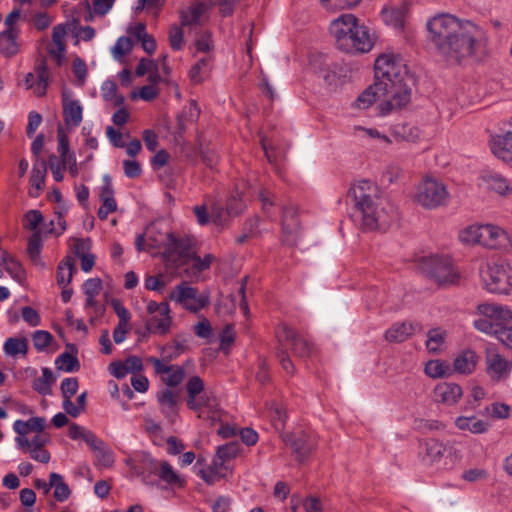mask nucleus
Masks as SVG:
<instances>
[{
    "label": "nucleus",
    "instance_id": "1",
    "mask_svg": "<svg viewBox=\"0 0 512 512\" xmlns=\"http://www.w3.org/2000/svg\"><path fill=\"white\" fill-rule=\"evenodd\" d=\"M426 26L428 41L446 61L460 63L465 58L480 56L486 51V34L471 21L442 13L430 18Z\"/></svg>",
    "mask_w": 512,
    "mask_h": 512
},
{
    "label": "nucleus",
    "instance_id": "2",
    "mask_svg": "<svg viewBox=\"0 0 512 512\" xmlns=\"http://www.w3.org/2000/svg\"><path fill=\"white\" fill-rule=\"evenodd\" d=\"M375 80L357 98L356 106L367 109L381 101L379 113L384 116L406 106L411 100L409 76L401 59L391 53L379 55L374 64Z\"/></svg>",
    "mask_w": 512,
    "mask_h": 512
},
{
    "label": "nucleus",
    "instance_id": "3",
    "mask_svg": "<svg viewBox=\"0 0 512 512\" xmlns=\"http://www.w3.org/2000/svg\"><path fill=\"white\" fill-rule=\"evenodd\" d=\"M348 195L354 200L355 207L362 215V224L365 229H386L390 223L396 218V210L386 204L379 208L376 203L378 199V187L368 181L362 180L354 184Z\"/></svg>",
    "mask_w": 512,
    "mask_h": 512
},
{
    "label": "nucleus",
    "instance_id": "4",
    "mask_svg": "<svg viewBox=\"0 0 512 512\" xmlns=\"http://www.w3.org/2000/svg\"><path fill=\"white\" fill-rule=\"evenodd\" d=\"M153 248L161 245L166 247L164 258L167 265L174 268L180 277L187 279H197L203 272L197 255L191 250V242L189 239L176 238L172 233H166L161 241L153 240L150 244Z\"/></svg>",
    "mask_w": 512,
    "mask_h": 512
},
{
    "label": "nucleus",
    "instance_id": "5",
    "mask_svg": "<svg viewBox=\"0 0 512 512\" xmlns=\"http://www.w3.org/2000/svg\"><path fill=\"white\" fill-rule=\"evenodd\" d=\"M337 47L346 53H367L374 42L367 27L359 25L353 14H342L329 27Z\"/></svg>",
    "mask_w": 512,
    "mask_h": 512
},
{
    "label": "nucleus",
    "instance_id": "6",
    "mask_svg": "<svg viewBox=\"0 0 512 512\" xmlns=\"http://www.w3.org/2000/svg\"><path fill=\"white\" fill-rule=\"evenodd\" d=\"M484 288L494 294H509L512 290V268L505 260L487 262L480 267Z\"/></svg>",
    "mask_w": 512,
    "mask_h": 512
},
{
    "label": "nucleus",
    "instance_id": "7",
    "mask_svg": "<svg viewBox=\"0 0 512 512\" xmlns=\"http://www.w3.org/2000/svg\"><path fill=\"white\" fill-rule=\"evenodd\" d=\"M449 193L437 179L427 177L417 187L415 200L427 209H435L447 203Z\"/></svg>",
    "mask_w": 512,
    "mask_h": 512
},
{
    "label": "nucleus",
    "instance_id": "8",
    "mask_svg": "<svg viewBox=\"0 0 512 512\" xmlns=\"http://www.w3.org/2000/svg\"><path fill=\"white\" fill-rule=\"evenodd\" d=\"M421 269L439 285L454 284L458 278L451 259L444 256H430L423 259Z\"/></svg>",
    "mask_w": 512,
    "mask_h": 512
},
{
    "label": "nucleus",
    "instance_id": "9",
    "mask_svg": "<svg viewBox=\"0 0 512 512\" xmlns=\"http://www.w3.org/2000/svg\"><path fill=\"white\" fill-rule=\"evenodd\" d=\"M170 299L181 303L191 312H198L209 304V293H198V290L189 286L187 282L177 285L170 294Z\"/></svg>",
    "mask_w": 512,
    "mask_h": 512
},
{
    "label": "nucleus",
    "instance_id": "10",
    "mask_svg": "<svg viewBox=\"0 0 512 512\" xmlns=\"http://www.w3.org/2000/svg\"><path fill=\"white\" fill-rule=\"evenodd\" d=\"M126 465L134 475L140 477L145 485H155L159 465L158 462L147 453H141L126 460Z\"/></svg>",
    "mask_w": 512,
    "mask_h": 512
},
{
    "label": "nucleus",
    "instance_id": "11",
    "mask_svg": "<svg viewBox=\"0 0 512 512\" xmlns=\"http://www.w3.org/2000/svg\"><path fill=\"white\" fill-rule=\"evenodd\" d=\"M284 441L292 449L299 461L305 460L317 444L315 435L304 430L286 434Z\"/></svg>",
    "mask_w": 512,
    "mask_h": 512
},
{
    "label": "nucleus",
    "instance_id": "12",
    "mask_svg": "<svg viewBox=\"0 0 512 512\" xmlns=\"http://www.w3.org/2000/svg\"><path fill=\"white\" fill-rule=\"evenodd\" d=\"M277 337L281 347L291 345L294 355L306 358L312 352L311 344L296 333L291 327L283 324L277 330Z\"/></svg>",
    "mask_w": 512,
    "mask_h": 512
},
{
    "label": "nucleus",
    "instance_id": "13",
    "mask_svg": "<svg viewBox=\"0 0 512 512\" xmlns=\"http://www.w3.org/2000/svg\"><path fill=\"white\" fill-rule=\"evenodd\" d=\"M489 144L493 155L512 167V120L503 134L491 136Z\"/></svg>",
    "mask_w": 512,
    "mask_h": 512
},
{
    "label": "nucleus",
    "instance_id": "14",
    "mask_svg": "<svg viewBox=\"0 0 512 512\" xmlns=\"http://www.w3.org/2000/svg\"><path fill=\"white\" fill-rule=\"evenodd\" d=\"M487 373L491 379L500 381L506 379L512 372V361L497 352L489 351L486 357Z\"/></svg>",
    "mask_w": 512,
    "mask_h": 512
},
{
    "label": "nucleus",
    "instance_id": "15",
    "mask_svg": "<svg viewBox=\"0 0 512 512\" xmlns=\"http://www.w3.org/2000/svg\"><path fill=\"white\" fill-rule=\"evenodd\" d=\"M63 118L67 127H78L83 118V108L78 100H73L66 93L62 95Z\"/></svg>",
    "mask_w": 512,
    "mask_h": 512
},
{
    "label": "nucleus",
    "instance_id": "16",
    "mask_svg": "<svg viewBox=\"0 0 512 512\" xmlns=\"http://www.w3.org/2000/svg\"><path fill=\"white\" fill-rule=\"evenodd\" d=\"M480 235V245L490 249L500 248L504 246L507 241V234L505 231L500 227L491 224L482 225Z\"/></svg>",
    "mask_w": 512,
    "mask_h": 512
},
{
    "label": "nucleus",
    "instance_id": "17",
    "mask_svg": "<svg viewBox=\"0 0 512 512\" xmlns=\"http://www.w3.org/2000/svg\"><path fill=\"white\" fill-rule=\"evenodd\" d=\"M245 203L242 200L241 194L236 191L231 194L227 200L226 208L214 207L212 209V217L216 224H222L223 214L226 213L229 216H237L243 212Z\"/></svg>",
    "mask_w": 512,
    "mask_h": 512
},
{
    "label": "nucleus",
    "instance_id": "18",
    "mask_svg": "<svg viewBox=\"0 0 512 512\" xmlns=\"http://www.w3.org/2000/svg\"><path fill=\"white\" fill-rule=\"evenodd\" d=\"M445 453L444 445L436 439H427L419 443V457L425 464L439 461Z\"/></svg>",
    "mask_w": 512,
    "mask_h": 512
},
{
    "label": "nucleus",
    "instance_id": "19",
    "mask_svg": "<svg viewBox=\"0 0 512 512\" xmlns=\"http://www.w3.org/2000/svg\"><path fill=\"white\" fill-rule=\"evenodd\" d=\"M420 329L421 325L416 322L395 323L385 332V339L389 342H403Z\"/></svg>",
    "mask_w": 512,
    "mask_h": 512
},
{
    "label": "nucleus",
    "instance_id": "20",
    "mask_svg": "<svg viewBox=\"0 0 512 512\" xmlns=\"http://www.w3.org/2000/svg\"><path fill=\"white\" fill-rule=\"evenodd\" d=\"M157 400L161 412L174 423L178 415V396L170 389H164L157 393Z\"/></svg>",
    "mask_w": 512,
    "mask_h": 512
},
{
    "label": "nucleus",
    "instance_id": "21",
    "mask_svg": "<svg viewBox=\"0 0 512 512\" xmlns=\"http://www.w3.org/2000/svg\"><path fill=\"white\" fill-rule=\"evenodd\" d=\"M435 397L446 405H454L461 398L462 388L456 383H442L435 388Z\"/></svg>",
    "mask_w": 512,
    "mask_h": 512
},
{
    "label": "nucleus",
    "instance_id": "22",
    "mask_svg": "<svg viewBox=\"0 0 512 512\" xmlns=\"http://www.w3.org/2000/svg\"><path fill=\"white\" fill-rule=\"evenodd\" d=\"M477 310L481 315L493 319L495 323L500 325H502V322L512 320V310L506 306L483 303L478 305Z\"/></svg>",
    "mask_w": 512,
    "mask_h": 512
},
{
    "label": "nucleus",
    "instance_id": "23",
    "mask_svg": "<svg viewBox=\"0 0 512 512\" xmlns=\"http://www.w3.org/2000/svg\"><path fill=\"white\" fill-rule=\"evenodd\" d=\"M482 180L489 190L501 196H507L512 192V183L498 173H487L483 175Z\"/></svg>",
    "mask_w": 512,
    "mask_h": 512
},
{
    "label": "nucleus",
    "instance_id": "24",
    "mask_svg": "<svg viewBox=\"0 0 512 512\" xmlns=\"http://www.w3.org/2000/svg\"><path fill=\"white\" fill-rule=\"evenodd\" d=\"M455 426L462 431H469L473 434H484L489 429L486 421L475 416H459L454 421Z\"/></svg>",
    "mask_w": 512,
    "mask_h": 512
},
{
    "label": "nucleus",
    "instance_id": "25",
    "mask_svg": "<svg viewBox=\"0 0 512 512\" xmlns=\"http://www.w3.org/2000/svg\"><path fill=\"white\" fill-rule=\"evenodd\" d=\"M207 9L208 5L205 2H193L187 10L181 11V26H193L199 24L201 22L202 15Z\"/></svg>",
    "mask_w": 512,
    "mask_h": 512
},
{
    "label": "nucleus",
    "instance_id": "26",
    "mask_svg": "<svg viewBox=\"0 0 512 512\" xmlns=\"http://www.w3.org/2000/svg\"><path fill=\"white\" fill-rule=\"evenodd\" d=\"M46 174L47 162L44 159H36V161L33 164L30 175L31 186L36 189V192L30 190V195L32 197H37L39 195V191L43 189Z\"/></svg>",
    "mask_w": 512,
    "mask_h": 512
},
{
    "label": "nucleus",
    "instance_id": "27",
    "mask_svg": "<svg viewBox=\"0 0 512 512\" xmlns=\"http://www.w3.org/2000/svg\"><path fill=\"white\" fill-rule=\"evenodd\" d=\"M45 423L46 421L43 417H32L27 421L16 420L13 424V429L18 435L25 436L29 431L43 432Z\"/></svg>",
    "mask_w": 512,
    "mask_h": 512
},
{
    "label": "nucleus",
    "instance_id": "28",
    "mask_svg": "<svg viewBox=\"0 0 512 512\" xmlns=\"http://www.w3.org/2000/svg\"><path fill=\"white\" fill-rule=\"evenodd\" d=\"M76 271L75 261L71 256H66L57 267V284L65 287L73 278V273Z\"/></svg>",
    "mask_w": 512,
    "mask_h": 512
},
{
    "label": "nucleus",
    "instance_id": "29",
    "mask_svg": "<svg viewBox=\"0 0 512 512\" xmlns=\"http://www.w3.org/2000/svg\"><path fill=\"white\" fill-rule=\"evenodd\" d=\"M16 38L17 30L15 28H7L0 32V51L2 54L12 56L18 52Z\"/></svg>",
    "mask_w": 512,
    "mask_h": 512
},
{
    "label": "nucleus",
    "instance_id": "30",
    "mask_svg": "<svg viewBox=\"0 0 512 512\" xmlns=\"http://www.w3.org/2000/svg\"><path fill=\"white\" fill-rule=\"evenodd\" d=\"M171 322L170 313L162 314V311H160L151 315L146 325L150 332L163 335L168 332Z\"/></svg>",
    "mask_w": 512,
    "mask_h": 512
},
{
    "label": "nucleus",
    "instance_id": "31",
    "mask_svg": "<svg viewBox=\"0 0 512 512\" xmlns=\"http://www.w3.org/2000/svg\"><path fill=\"white\" fill-rule=\"evenodd\" d=\"M476 361L475 352L467 350L454 360V370L460 374H470L475 369Z\"/></svg>",
    "mask_w": 512,
    "mask_h": 512
},
{
    "label": "nucleus",
    "instance_id": "32",
    "mask_svg": "<svg viewBox=\"0 0 512 512\" xmlns=\"http://www.w3.org/2000/svg\"><path fill=\"white\" fill-rule=\"evenodd\" d=\"M49 486L54 488L53 496L57 501L64 502L70 497L71 490L60 474L52 472L49 475Z\"/></svg>",
    "mask_w": 512,
    "mask_h": 512
},
{
    "label": "nucleus",
    "instance_id": "33",
    "mask_svg": "<svg viewBox=\"0 0 512 512\" xmlns=\"http://www.w3.org/2000/svg\"><path fill=\"white\" fill-rule=\"evenodd\" d=\"M187 407L195 409L197 407L196 397L203 393L204 382L199 376L191 377L186 384Z\"/></svg>",
    "mask_w": 512,
    "mask_h": 512
},
{
    "label": "nucleus",
    "instance_id": "34",
    "mask_svg": "<svg viewBox=\"0 0 512 512\" xmlns=\"http://www.w3.org/2000/svg\"><path fill=\"white\" fill-rule=\"evenodd\" d=\"M211 69V57L205 56L199 59L195 65H193L189 71L190 79L193 83H201L209 74Z\"/></svg>",
    "mask_w": 512,
    "mask_h": 512
},
{
    "label": "nucleus",
    "instance_id": "35",
    "mask_svg": "<svg viewBox=\"0 0 512 512\" xmlns=\"http://www.w3.org/2000/svg\"><path fill=\"white\" fill-rule=\"evenodd\" d=\"M55 377L52 371L44 367L42 368V376L33 381V389L40 395L47 396L51 394V385L54 383Z\"/></svg>",
    "mask_w": 512,
    "mask_h": 512
},
{
    "label": "nucleus",
    "instance_id": "36",
    "mask_svg": "<svg viewBox=\"0 0 512 512\" xmlns=\"http://www.w3.org/2000/svg\"><path fill=\"white\" fill-rule=\"evenodd\" d=\"M84 435L85 437L83 438V440L85 441V443L93 451L99 452L102 455L103 462L105 465H111L113 462L112 455L110 452L104 450V442L91 431H88Z\"/></svg>",
    "mask_w": 512,
    "mask_h": 512
},
{
    "label": "nucleus",
    "instance_id": "37",
    "mask_svg": "<svg viewBox=\"0 0 512 512\" xmlns=\"http://www.w3.org/2000/svg\"><path fill=\"white\" fill-rule=\"evenodd\" d=\"M282 227L283 231L292 235L299 228V222L297 219V209L294 206H287L282 211Z\"/></svg>",
    "mask_w": 512,
    "mask_h": 512
},
{
    "label": "nucleus",
    "instance_id": "38",
    "mask_svg": "<svg viewBox=\"0 0 512 512\" xmlns=\"http://www.w3.org/2000/svg\"><path fill=\"white\" fill-rule=\"evenodd\" d=\"M0 264L5 267V270L16 280L20 281L23 278L24 272L21 264L11 257L7 252L0 249Z\"/></svg>",
    "mask_w": 512,
    "mask_h": 512
},
{
    "label": "nucleus",
    "instance_id": "39",
    "mask_svg": "<svg viewBox=\"0 0 512 512\" xmlns=\"http://www.w3.org/2000/svg\"><path fill=\"white\" fill-rule=\"evenodd\" d=\"M158 465L159 469L157 474L162 481L169 485H177L179 487L184 485V480L175 473L173 467L167 461H162L158 463Z\"/></svg>",
    "mask_w": 512,
    "mask_h": 512
},
{
    "label": "nucleus",
    "instance_id": "40",
    "mask_svg": "<svg viewBox=\"0 0 512 512\" xmlns=\"http://www.w3.org/2000/svg\"><path fill=\"white\" fill-rule=\"evenodd\" d=\"M200 115V108L196 101H191L187 107L184 108L182 113L178 116V129L181 131L185 130L186 123H193L198 120Z\"/></svg>",
    "mask_w": 512,
    "mask_h": 512
},
{
    "label": "nucleus",
    "instance_id": "41",
    "mask_svg": "<svg viewBox=\"0 0 512 512\" xmlns=\"http://www.w3.org/2000/svg\"><path fill=\"white\" fill-rule=\"evenodd\" d=\"M35 72L37 75V84L34 91L37 96H44L46 94L49 79L47 64L45 60H41L36 65Z\"/></svg>",
    "mask_w": 512,
    "mask_h": 512
},
{
    "label": "nucleus",
    "instance_id": "42",
    "mask_svg": "<svg viewBox=\"0 0 512 512\" xmlns=\"http://www.w3.org/2000/svg\"><path fill=\"white\" fill-rule=\"evenodd\" d=\"M57 140V152L59 154L60 159L62 160V163L67 165L68 159L70 158V156L74 157L75 153L70 151L68 136L66 135L64 128L61 125H59L57 129Z\"/></svg>",
    "mask_w": 512,
    "mask_h": 512
},
{
    "label": "nucleus",
    "instance_id": "43",
    "mask_svg": "<svg viewBox=\"0 0 512 512\" xmlns=\"http://www.w3.org/2000/svg\"><path fill=\"white\" fill-rule=\"evenodd\" d=\"M383 20L394 28H402L404 25L405 9L404 8H384L382 10Z\"/></svg>",
    "mask_w": 512,
    "mask_h": 512
},
{
    "label": "nucleus",
    "instance_id": "44",
    "mask_svg": "<svg viewBox=\"0 0 512 512\" xmlns=\"http://www.w3.org/2000/svg\"><path fill=\"white\" fill-rule=\"evenodd\" d=\"M27 340L25 338H8L3 346L4 353L9 356L27 353Z\"/></svg>",
    "mask_w": 512,
    "mask_h": 512
},
{
    "label": "nucleus",
    "instance_id": "45",
    "mask_svg": "<svg viewBox=\"0 0 512 512\" xmlns=\"http://www.w3.org/2000/svg\"><path fill=\"white\" fill-rule=\"evenodd\" d=\"M196 404L197 407L191 410L196 412L199 418H204V408H207L208 411L213 414L216 412L217 403L212 395H208L207 393L200 394L196 397Z\"/></svg>",
    "mask_w": 512,
    "mask_h": 512
},
{
    "label": "nucleus",
    "instance_id": "46",
    "mask_svg": "<svg viewBox=\"0 0 512 512\" xmlns=\"http://www.w3.org/2000/svg\"><path fill=\"white\" fill-rule=\"evenodd\" d=\"M55 365L59 370L65 372H74L80 367L77 357L68 352L60 354L55 360Z\"/></svg>",
    "mask_w": 512,
    "mask_h": 512
},
{
    "label": "nucleus",
    "instance_id": "47",
    "mask_svg": "<svg viewBox=\"0 0 512 512\" xmlns=\"http://www.w3.org/2000/svg\"><path fill=\"white\" fill-rule=\"evenodd\" d=\"M101 93L104 100L113 101L115 106H120L124 103V97L117 94V85L112 80L103 82Z\"/></svg>",
    "mask_w": 512,
    "mask_h": 512
},
{
    "label": "nucleus",
    "instance_id": "48",
    "mask_svg": "<svg viewBox=\"0 0 512 512\" xmlns=\"http://www.w3.org/2000/svg\"><path fill=\"white\" fill-rule=\"evenodd\" d=\"M482 229V225H471L465 229H463L460 234L459 238L461 242L465 244H479L481 240L480 230Z\"/></svg>",
    "mask_w": 512,
    "mask_h": 512
},
{
    "label": "nucleus",
    "instance_id": "49",
    "mask_svg": "<svg viewBox=\"0 0 512 512\" xmlns=\"http://www.w3.org/2000/svg\"><path fill=\"white\" fill-rule=\"evenodd\" d=\"M42 239L39 232H34L28 240L27 253L34 263L40 262Z\"/></svg>",
    "mask_w": 512,
    "mask_h": 512
},
{
    "label": "nucleus",
    "instance_id": "50",
    "mask_svg": "<svg viewBox=\"0 0 512 512\" xmlns=\"http://www.w3.org/2000/svg\"><path fill=\"white\" fill-rule=\"evenodd\" d=\"M449 365L439 360H430L425 365V373L432 378H441L448 374Z\"/></svg>",
    "mask_w": 512,
    "mask_h": 512
},
{
    "label": "nucleus",
    "instance_id": "51",
    "mask_svg": "<svg viewBox=\"0 0 512 512\" xmlns=\"http://www.w3.org/2000/svg\"><path fill=\"white\" fill-rule=\"evenodd\" d=\"M240 451V445L237 441H232L227 444L221 445L217 448L216 455L222 461H227L235 458Z\"/></svg>",
    "mask_w": 512,
    "mask_h": 512
},
{
    "label": "nucleus",
    "instance_id": "52",
    "mask_svg": "<svg viewBox=\"0 0 512 512\" xmlns=\"http://www.w3.org/2000/svg\"><path fill=\"white\" fill-rule=\"evenodd\" d=\"M502 325L499 323H495L493 319L485 317L480 318L474 321V327L486 334L494 335L496 338L498 337V332Z\"/></svg>",
    "mask_w": 512,
    "mask_h": 512
},
{
    "label": "nucleus",
    "instance_id": "53",
    "mask_svg": "<svg viewBox=\"0 0 512 512\" xmlns=\"http://www.w3.org/2000/svg\"><path fill=\"white\" fill-rule=\"evenodd\" d=\"M185 378V370L179 365H170V370L163 378L165 384L169 387L178 386Z\"/></svg>",
    "mask_w": 512,
    "mask_h": 512
},
{
    "label": "nucleus",
    "instance_id": "54",
    "mask_svg": "<svg viewBox=\"0 0 512 512\" xmlns=\"http://www.w3.org/2000/svg\"><path fill=\"white\" fill-rule=\"evenodd\" d=\"M132 41L129 37H119L112 47L111 52L116 60H119L132 50Z\"/></svg>",
    "mask_w": 512,
    "mask_h": 512
},
{
    "label": "nucleus",
    "instance_id": "55",
    "mask_svg": "<svg viewBox=\"0 0 512 512\" xmlns=\"http://www.w3.org/2000/svg\"><path fill=\"white\" fill-rule=\"evenodd\" d=\"M426 347L430 352L436 353L444 343L445 335L439 329H432L427 334Z\"/></svg>",
    "mask_w": 512,
    "mask_h": 512
},
{
    "label": "nucleus",
    "instance_id": "56",
    "mask_svg": "<svg viewBox=\"0 0 512 512\" xmlns=\"http://www.w3.org/2000/svg\"><path fill=\"white\" fill-rule=\"evenodd\" d=\"M182 27L183 26L172 25L169 29V43L174 51H179L182 49L184 42V33Z\"/></svg>",
    "mask_w": 512,
    "mask_h": 512
},
{
    "label": "nucleus",
    "instance_id": "57",
    "mask_svg": "<svg viewBox=\"0 0 512 512\" xmlns=\"http://www.w3.org/2000/svg\"><path fill=\"white\" fill-rule=\"evenodd\" d=\"M320 2L327 10L335 11L355 7L361 0H320Z\"/></svg>",
    "mask_w": 512,
    "mask_h": 512
},
{
    "label": "nucleus",
    "instance_id": "58",
    "mask_svg": "<svg viewBox=\"0 0 512 512\" xmlns=\"http://www.w3.org/2000/svg\"><path fill=\"white\" fill-rule=\"evenodd\" d=\"M53 340L51 333L45 330H37L33 334V344L37 351L45 350Z\"/></svg>",
    "mask_w": 512,
    "mask_h": 512
},
{
    "label": "nucleus",
    "instance_id": "59",
    "mask_svg": "<svg viewBox=\"0 0 512 512\" xmlns=\"http://www.w3.org/2000/svg\"><path fill=\"white\" fill-rule=\"evenodd\" d=\"M354 135L361 137V138H372V139H379L384 143L389 142V138L381 134L377 129L374 128H363L361 126H355L354 128Z\"/></svg>",
    "mask_w": 512,
    "mask_h": 512
},
{
    "label": "nucleus",
    "instance_id": "60",
    "mask_svg": "<svg viewBox=\"0 0 512 512\" xmlns=\"http://www.w3.org/2000/svg\"><path fill=\"white\" fill-rule=\"evenodd\" d=\"M79 384L77 378H65L61 382L60 390L63 398H72L78 390Z\"/></svg>",
    "mask_w": 512,
    "mask_h": 512
},
{
    "label": "nucleus",
    "instance_id": "61",
    "mask_svg": "<svg viewBox=\"0 0 512 512\" xmlns=\"http://www.w3.org/2000/svg\"><path fill=\"white\" fill-rule=\"evenodd\" d=\"M241 0H210V4L219 8L220 14L224 17L231 16L235 6Z\"/></svg>",
    "mask_w": 512,
    "mask_h": 512
},
{
    "label": "nucleus",
    "instance_id": "62",
    "mask_svg": "<svg viewBox=\"0 0 512 512\" xmlns=\"http://www.w3.org/2000/svg\"><path fill=\"white\" fill-rule=\"evenodd\" d=\"M25 228L30 230H35L39 226V224L43 221V216L38 210H29L25 216Z\"/></svg>",
    "mask_w": 512,
    "mask_h": 512
},
{
    "label": "nucleus",
    "instance_id": "63",
    "mask_svg": "<svg viewBox=\"0 0 512 512\" xmlns=\"http://www.w3.org/2000/svg\"><path fill=\"white\" fill-rule=\"evenodd\" d=\"M72 68H73V73H74L75 77L77 78L79 84L83 85L85 83L86 76H87L86 63L81 58L77 57L73 61Z\"/></svg>",
    "mask_w": 512,
    "mask_h": 512
},
{
    "label": "nucleus",
    "instance_id": "64",
    "mask_svg": "<svg viewBox=\"0 0 512 512\" xmlns=\"http://www.w3.org/2000/svg\"><path fill=\"white\" fill-rule=\"evenodd\" d=\"M213 512H229L231 499L227 496H219L210 505Z\"/></svg>",
    "mask_w": 512,
    "mask_h": 512
}]
</instances>
